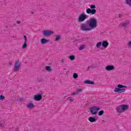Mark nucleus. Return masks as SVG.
<instances>
[{"instance_id":"obj_10","label":"nucleus","mask_w":131,"mask_h":131,"mask_svg":"<svg viewBox=\"0 0 131 131\" xmlns=\"http://www.w3.org/2000/svg\"><path fill=\"white\" fill-rule=\"evenodd\" d=\"M41 99H42V96L40 94H36L34 96V101H40Z\"/></svg>"},{"instance_id":"obj_34","label":"nucleus","mask_w":131,"mask_h":131,"mask_svg":"<svg viewBox=\"0 0 131 131\" xmlns=\"http://www.w3.org/2000/svg\"><path fill=\"white\" fill-rule=\"evenodd\" d=\"M13 64V62L12 61L9 62V65H12Z\"/></svg>"},{"instance_id":"obj_16","label":"nucleus","mask_w":131,"mask_h":131,"mask_svg":"<svg viewBox=\"0 0 131 131\" xmlns=\"http://www.w3.org/2000/svg\"><path fill=\"white\" fill-rule=\"evenodd\" d=\"M84 83L85 84H94L95 83L92 81L87 80L84 81Z\"/></svg>"},{"instance_id":"obj_8","label":"nucleus","mask_w":131,"mask_h":131,"mask_svg":"<svg viewBox=\"0 0 131 131\" xmlns=\"http://www.w3.org/2000/svg\"><path fill=\"white\" fill-rule=\"evenodd\" d=\"M42 33L44 36H51V35L54 34V31L52 30H44Z\"/></svg>"},{"instance_id":"obj_11","label":"nucleus","mask_w":131,"mask_h":131,"mask_svg":"<svg viewBox=\"0 0 131 131\" xmlns=\"http://www.w3.org/2000/svg\"><path fill=\"white\" fill-rule=\"evenodd\" d=\"M102 48H103V49H107V48H108L109 46V42H108V41L106 40H103L102 42Z\"/></svg>"},{"instance_id":"obj_21","label":"nucleus","mask_w":131,"mask_h":131,"mask_svg":"<svg viewBox=\"0 0 131 131\" xmlns=\"http://www.w3.org/2000/svg\"><path fill=\"white\" fill-rule=\"evenodd\" d=\"M125 4H126V5H128L131 7V0H125Z\"/></svg>"},{"instance_id":"obj_33","label":"nucleus","mask_w":131,"mask_h":131,"mask_svg":"<svg viewBox=\"0 0 131 131\" xmlns=\"http://www.w3.org/2000/svg\"><path fill=\"white\" fill-rule=\"evenodd\" d=\"M16 24H20L21 23V21L20 20H17L16 21Z\"/></svg>"},{"instance_id":"obj_12","label":"nucleus","mask_w":131,"mask_h":131,"mask_svg":"<svg viewBox=\"0 0 131 131\" xmlns=\"http://www.w3.org/2000/svg\"><path fill=\"white\" fill-rule=\"evenodd\" d=\"M27 107L29 109H33V108L35 107L34 104L31 102H30L27 104Z\"/></svg>"},{"instance_id":"obj_26","label":"nucleus","mask_w":131,"mask_h":131,"mask_svg":"<svg viewBox=\"0 0 131 131\" xmlns=\"http://www.w3.org/2000/svg\"><path fill=\"white\" fill-rule=\"evenodd\" d=\"M68 100L70 102H74V98L72 97H69L68 98Z\"/></svg>"},{"instance_id":"obj_19","label":"nucleus","mask_w":131,"mask_h":131,"mask_svg":"<svg viewBox=\"0 0 131 131\" xmlns=\"http://www.w3.org/2000/svg\"><path fill=\"white\" fill-rule=\"evenodd\" d=\"M104 115V111H103V110L99 111L97 113L98 116H102V115Z\"/></svg>"},{"instance_id":"obj_23","label":"nucleus","mask_w":131,"mask_h":131,"mask_svg":"<svg viewBox=\"0 0 131 131\" xmlns=\"http://www.w3.org/2000/svg\"><path fill=\"white\" fill-rule=\"evenodd\" d=\"M46 69L47 70V71H52V70H53V69H52V68H51V67L47 66L46 67Z\"/></svg>"},{"instance_id":"obj_7","label":"nucleus","mask_w":131,"mask_h":131,"mask_svg":"<svg viewBox=\"0 0 131 131\" xmlns=\"http://www.w3.org/2000/svg\"><path fill=\"white\" fill-rule=\"evenodd\" d=\"M21 66V62L19 60H17L14 66V72H18L20 67Z\"/></svg>"},{"instance_id":"obj_31","label":"nucleus","mask_w":131,"mask_h":131,"mask_svg":"<svg viewBox=\"0 0 131 131\" xmlns=\"http://www.w3.org/2000/svg\"><path fill=\"white\" fill-rule=\"evenodd\" d=\"M0 126H1V127H5V124L0 123Z\"/></svg>"},{"instance_id":"obj_15","label":"nucleus","mask_w":131,"mask_h":131,"mask_svg":"<svg viewBox=\"0 0 131 131\" xmlns=\"http://www.w3.org/2000/svg\"><path fill=\"white\" fill-rule=\"evenodd\" d=\"M129 24V21L127 20L126 21H124V22L120 24V26H122V27L127 26V25Z\"/></svg>"},{"instance_id":"obj_22","label":"nucleus","mask_w":131,"mask_h":131,"mask_svg":"<svg viewBox=\"0 0 131 131\" xmlns=\"http://www.w3.org/2000/svg\"><path fill=\"white\" fill-rule=\"evenodd\" d=\"M69 59L71 60V61H74V60H75V56L74 55H71L69 57Z\"/></svg>"},{"instance_id":"obj_13","label":"nucleus","mask_w":131,"mask_h":131,"mask_svg":"<svg viewBox=\"0 0 131 131\" xmlns=\"http://www.w3.org/2000/svg\"><path fill=\"white\" fill-rule=\"evenodd\" d=\"M88 120L91 123L97 122V119L94 117H89Z\"/></svg>"},{"instance_id":"obj_6","label":"nucleus","mask_w":131,"mask_h":131,"mask_svg":"<svg viewBox=\"0 0 131 131\" xmlns=\"http://www.w3.org/2000/svg\"><path fill=\"white\" fill-rule=\"evenodd\" d=\"M89 18V15H86L85 13H82L78 17V22H84L86 19Z\"/></svg>"},{"instance_id":"obj_25","label":"nucleus","mask_w":131,"mask_h":131,"mask_svg":"<svg viewBox=\"0 0 131 131\" xmlns=\"http://www.w3.org/2000/svg\"><path fill=\"white\" fill-rule=\"evenodd\" d=\"M84 49H85V45H82L79 48L80 51H82V50H84Z\"/></svg>"},{"instance_id":"obj_20","label":"nucleus","mask_w":131,"mask_h":131,"mask_svg":"<svg viewBox=\"0 0 131 131\" xmlns=\"http://www.w3.org/2000/svg\"><path fill=\"white\" fill-rule=\"evenodd\" d=\"M28 46V44H27V42H24V44L21 46L22 49H26Z\"/></svg>"},{"instance_id":"obj_3","label":"nucleus","mask_w":131,"mask_h":131,"mask_svg":"<svg viewBox=\"0 0 131 131\" xmlns=\"http://www.w3.org/2000/svg\"><path fill=\"white\" fill-rule=\"evenodd\" d=\"M128 109H129V106L125 104H120L116 107L118 113H124L125 111H127Z\"/></svg>"},{"instance_id":"obj_28","label":"nucleus","mask_w":131,"mask_h":131,"mask_svg":"<svg viewBox=\"0 0 131 131\" xmlns=\"http://www.w3.org/2000/svg\"><path fill=\"white\" fill-rule=\"evenodd\" d=\"M5 99V96L1 95L0 96V101H3Z\"/></svg>"},{"instance_id":"obj_17","label":"nucleus","mask_w":131,"mask_h":131,"mask_svg":"<svg viewBox=\"0 0 131 131\" xmlns=\"http://www.w3.org/2000/svg\"><path fill=\"white\" fill-rule=\"evenodd\" d=\"M102 42H98L96 43V48L97 49H101V47H102Z\"/></svg>"},{"instance_id":"obj_18","label":"nucleus","mask_w":131,"mask_h":131,"mask_svg":"<svg viewBox=\"0 0 131 131\" xmlns=\"http://www.w3.org/2000/svg\"><path fill=\"white\" fill-rule=\"evenodd\" d=\"M60 39H61V36L60 35H56L55 36V41H58V40H60Z\"/></svg>"},{"instance_id":"obj_5","label":"nucleus","mask_w":131,"mask_h":131,"mask_svg":"<svg viewBox=\"0 0 131 131\" xmlns=\"http://www.w3.org/2000/svg\"><path fill=\"white\" fill-rule=\"evenodd\" d=\"M100 110H101V108L97 106H92L90 108V111L92 115H97Z\"/></svg>"},{"instance_id":"obj_27","label":"nucleus","mask_w":131,"mask_h":131,"mask_svg":"<svg viewBox=\"0 0 131 131\" xmlns=\"http://www.w3.org/2000/svg\"><path fill=\"white\" fill-rule=\"evenodd\" d=\"M127 47L128 49H131V40L128 41Z\"/></svg>"},{"instance_id":"obj_4","label":"nucleus","mask_w":131,"mask_h":131,"mask_svg":"<svg viewBox=\"0 0 131 131\" xmlns=\"http://www.w3.org/2000/svg\"><path fill=\"white\" fill-rule=\"evenodd\" d=\"M96 9V5H90V8L86 9V14H91V15H95L97 13Z\"/></svg>"},{"instance_id":"obj_30","label":"nucleus","mask_w":131,"mask_h":131,"mask_svg":"<svg viewBox=\"0 0 131 131\" xmlns=\"http://www.w3.org/2000/svg\"><path fill=\"white\" fill-rule=\"evenodd\" d=\"M78 95V92H74L71 94V96H75Z\"/></svg>"},{"instance_id":"obj_9","label":"nucleus","mask_w":131,"mask_h":131,"mask_svg":"<svg viewBox=\"0 0 131 131\" xmlns=\"http://www.w3.org/2000/svg\"><path fill=\"white\" fill-rule=\"evenodd\" d=\"M106 71H113L115 70V67L114 65L108 64L105 67Z\"/></svg>"},{"instance_id":"obj_24","label":"nucleus","mask_w":131,"mask_h":131,"mask_svg":"<svg viewBox=\"0 0 131 131\" xmlns=\"http://www.w3.org/2000/svg\"><path fill=\"white\" fill-rule=\"evenodd\" d=\"M73 78H74L75 79H76V78H78V74H77V73H74L73 75Z\"/></svg>"},{"instance_id":"obj_2","label":"nucleus","mask_w":131,"mask_h":131,"mask_svg":"<svg viewBox=\"0 0 131 131\" xmlns=\"http://www.w3.org/2000/svg\"><path fill=\"white\" fill-rule=\"evenodd\" d=\"M126 88H127V86L119 84L117 85V88H115L114 90V93H116V94H122L125 93V91H126L125 89H126Z\"/></svg>"},{"instance_id":"obj_29","label":"nucleus","mask_w":131,"mask_h":131,"mask_svg":"<svg viewBox=\"0 0 131 131\" xmlns=\"http://www.w3.org/2000/svg\"><path fill=\"white\" fill-rule=\"evenodd\" d=\"M24 42H28L27 37L26 35L24 36Z\"/></svg>"},{"instance_id":"obj_14","label":"nucleus","mask_w":131,"mask_h":131,"mask_svg":"<svg viewBox=\"0 0 131 131\" xmlns=\"http://www.w3.org/2000/svg\"><path fill=\"white\" fill-rule=\"evenodd\" d=\"M49 39L46 38H42L40 40V43L41 45H45V43L49 42Z\"/></svg>"},{"instance_id":"obj_32","label":"nucleus","mask_w":131,"mask_h":131,"mask_svg":"<svg viewBox=\"0 0 131 131\" xmlns=\"http://www.w3.org/2000/svg\"><path fill=\"white\" fill-rule=\"evenodd\" d=\"M80 92H82V89H79L77 90V92L79 93Z\"/></svg>"},{"instance_id":"obj_1","label":"nucleus","mask_w":131,"mask_h":131,"mask_svg":"<svg viewBox=\"0 0 131 131\" xmlns=\"http://www.w3.org/2000/svg\"><path fill=\"white\" fill-rule=\"evenodd\" d=\"M97 24H98L97 19L91 18L88 24H81L80 25V29L82 31H91L93 29L97 28Z\"/></svg>"}]
</instances>
